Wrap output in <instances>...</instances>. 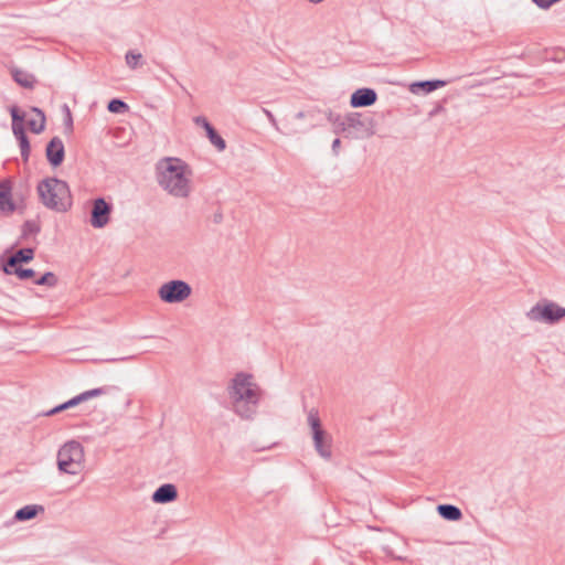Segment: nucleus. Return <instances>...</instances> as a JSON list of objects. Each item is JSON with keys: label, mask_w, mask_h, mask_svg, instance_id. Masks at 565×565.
<instances>
[{"label": "nucleus", "mask_w": 565, "mask_h": 565, "mask_svg": "<svg viewBox=\"0 0 565 565\" xmlns=\"http://www.w3.org/2000/svg\"><path fill=\"white\" fill-rule=\"evenodd\" d=\"M192 171L189 164L177 157H164L156 164L159 186L177 199H186L192 192Z\"/></svg>", "instance_id": "obj_1"}, {"label": "nucleus", "mask_w": 565, "mask_h": 565, "mask_svg": "<svg viewBox=\"0 0 565 565\" xmlns=\"http://www.w3.org/2000/svg\"><path fill=\"white\" fill-rule=\"evenodd\" d=\"M227 394L232 411L242 419H252L263 397V390L252 374L239 372L231 380Z\"/></svg>", "instance_id": "obj_2"}, {"label": "nucleus", "mask_w": 565, "mask_h": 565, "mask_svg": "<svg viewBox=\"0 0 565 565\" xmlns=\"http://www.w3.org/2000/svg\"><path fill=\"white\" fill-rule=\"evenodd\" d=\"M38 193L43 205L56 212H66L72 206V194L67 182L47 178L38 184Z\"/></svg>", "instance_id": "obj_3"}, {"label": "nucleus", "mask_w": 565, "mask_h": 565, "mask_svg": "<svg viewBox=\"0 0 565 565\" xmlns=\"http://www.w3.org/2000/svg\"><path fill=\"white\" fill-rule=\"evenodd\" d=\"M85 451L79 441L70 440L57 451L58 470L67 475H77L84 468Z\"/></svg>", "instance_id": "obj_4"}, {"label": "nucleus", "mask_w": 565, "mask_h": 565, "mask_svg": "<svg viewBox=\"0 0 565 565\" xmlns=\"http://www.w3.org/2000/svg\"><path fill=\"white\" fill-rule=\"evenodd\" d=\"M345 137L360 139L369 138L374 135V120L371 116H364L361 113L352 111L344 116Z\"/></svg>", "instance_id": "obj_5"}, {"label": "nucleus", "mask_w": 565, "mask_h": 565, "mask_svg": "<svg viewBox=\"0 0 565 565\" xmlns=\"http://www.w3.org/2000/svg\"><path fill=\"white\" fill-rule=\"evenodd\" d=\"M308 424L311 428L315 449L322 458L330 459L332 456V437L322 428L316 409L309 412Z\"/></svg>", "instance_id": "obj_6"}, {"label": "nucleus", "mask_w": 565, "mask_h": 565, "mask_svg": "<svg viewBox=\"0 0 565 565\" xmlns=\"http://www.w3.org/2000/svg\"><path fill=\"white\" fill-rule=\"evenodd\" d=\"M192 292L191 286L184 280H170L160 286L159 298L166 303H179L185 300Z\"/></svg>", "instance_id": "obj_7"}, {"label": "nucleus", "mask_w": 565, "mask_h": 565, "mask_svg": "<svg viewBox=\"0 0 565 565\" xmlns=\"http://www.w3.org/2000/svg\"><path fill=\"white\" fill-rule=\"evenodd\" d=\"M10 114L12 117V131L15 136L17 140L19 141V146L21 149V157L23 161H28L30 157V142L28 139V136L25 134L23 121H24V114L20 113L19 108L17 106H12L10 108Z\"/></svg>", "instance_id": "obj_8"}, {"label": "nucleus", "mask_w": 565, "mask_h": 565, "mask_svg": "<svg viewBox=\"0 0 565 565\" xmlns=\"http://www.w3.org/2000/svg\"><path fill=\"white\" fill-rule=\"evenodd\" d=\"M113 206L104 198H97L93 201L90 212V225L94 228L105 227L109 220Z\"/></svg>", "instance_id": "obj_9"}, {"label": "nucleus", "mask_w": 565, "mask_h": 565, "mask_svg": "<svg viewBox=\"0 0 565 565\" xmlns=\"http://www.w3.org/2000/svg\"><path fill=\"white\" fill-rule=\"evenodd\" d=\"M526 316L527 318H564L565 308L543 299L533 306Z\"/></svg>", "instance_id": "obj_10"}, {"label": "nucleus", "mask_w": 565, "mask_h": 565, "mask_svg": "<svg viewBox=\"0 0 565 565\" xmlns=\"http://www.w3.org/2000/svg\"><path fill=\"white\" fill-rule=\"evenodd\" d=\"M45 156L52 167L56 168L62 164L65 157V148L60 137H54L50 140L45 148Z\"/></svg>", "instance_id": "obj_11"}, {"label": "nucleus", "mask_w": 565, "mask_h": 565, "mask_svg": "<svg viewBox=\"0 0 565 565\" xmlns=\"http://www.w3.org/2000/svg\"><path fill=\"white\" fill-rule=\"evenodd\" d=\"M194 122L206 131L210 142L218 150L223 151L226 148L225 140L216 132L214 127L209 122L204 116H196Z\"/></svg>", "instance_id": "obj_12"}, {"label": "nucleus", "mask_w": 565, "mask_h": 565, "mask_svg": "<svg viewBox=\"0 0 565 565\" xmlns=\"http://www.w3.org/2000/svg\"><path fill=\"white\" fill-rule=\"evenodd\" d=\"M377 99V94L372 88H359L352 95L350 104L354 108L372 106Z\"/></svg>", "instance_id": "obj_13"}, {"label": "nucleus", "mask_w": 565, "mask_h": 565, "mask_svg": "<svg viewBox=\"0 0 565 565\" xmlns=\"http://www.w3.org/2000/svg\"><path fill=\"white\" fill-rule=\"evenodd\" d=\"M34 257V249L33 248H21L17 250L13 255H11L7 264L3 266V270L6 274L11 275L12 268L18 267V264L20 263H29Z\"/></svg>", "instance_id": "obj_14"}, {"label": "nucleus", "mask_w": 565, "mask_h": 565, "mask_svg": "<svg viewBox=\"0 0 565 565\" xmlns=\"http://www.w3.org/2000/svg\"><path fill=\"white\" fill-rule=\"evenodd\" d=\"M15 205L12 201V186L9 180L0 182V211L6 213H12Z\"/></svg>", "instance_id": "obj_15"}, {"label": "nucleus", "mask_w": 565, "mask_h": 565, "mask_svg": "<svg viewBox=\"0 0 565 565\" xmlns=\"http://www.w3.org/2000/svg\"><path fill=\"white\" fill-rule=\"evenodd\" d=\"M178 498L177 487L172 483L160 486L152 494V501L156 503H170Z\"/></svg>", "instance_id": "obj_16"}, {"label": "nucleus", "mask_w": 565, "mask_h": 565, "mask_svg": "<svg viewBox=\"0 0 565 565\" xmlns=\"http://www.w3.org/2000/svg\"><path fill=\"white\" fill-rule=\"evenodd\" d=\"M445 85H447V82L441 79L419 81L411 84L409 89L413 94H418L420 92L428 94L444 87Z\"/></svg>", "instance_id": "obj_17"}, {"label": "nucleus", "mask_w": 565, "mask_h": 565, "mask_svg": "<svg viewBox=\"0 0 565 565\" xmlns=\"http://www.w3.org/2000/svg\"><path fill=\"white\" fill-rule=\"evenodd\" d=\"M12 77L14 82L24 88H33L36 83L34 75L20 68L12 70Z\"/></svg>", "instance_id": "obj_18"}, {"label": "nucleus", "mask_w": 565, "mask_h": 565, "mask_svg": "<svg viewBox=\"0 0 565 565\" xmlns=\"http://www.w3.org/2000/svg\"><path fill=\"white\" fill-rule=\"evenodd\" d=\"M437 511L441 518L448 521H458L461 519V510L452 504H440L437 507Z\"/></svg>", "instance_id": "obj_19"}, {"label": "nucleus", "mask_w": 565, "mask_h": 565, "mask_svg": "<svg viewBox=\"0 0 565 565\" xmlns=\"http://www.w3.org/2000/svg\"><path fill=\"white\" fill-rule=\"evenodd\" d=\"M32 111L36 115V118L28 120L29 129L34 134H41L45 128V115L38 107H33Z\"/></svg>", "instance_id": "obj_20"}, {"label": "nucleus", "mask_w": 565, "mask_h": 565, "mask_svg": "<svg viewBox=\"0 0 565 565\" xmlns=\"http://www.w3.org/2000/svg\"><path fill=\"white\" fill-rule=\"evenodd\" d=\"M42 505H25L15 512L14 519L18 521H28L38 515L40 511H43Z\"/></svg>", "instance_id": "obj_21"}, {"label": "nucleus", "mask_w": 565, "mask_h": 565, "mask_svg": "<svg viewBox=\"0 0 565 565\" xmlns=\"http://www.w3.org/2000/svg\"><path fill=\"white\" fill-rule=\"evenodd\" d=\"M326 116H327V119L329 120V122L334 125L333 131L335 134H344L347 128L344 127L345 126L344 117H342L339 114L333 113L330 109L326 111Z\"/></svg>", "instance_id": "obj_22"}, {"label": "nucleus", "mask_w": 565, "mask_h": 565, "mask_svg": "<svg viewBox=\"0 0 565 565\" xmlns=\"http://www.w3.org/2000/svg\"><path fill=\"white\" fill-rule=\"evenodd\" d=\"M108 111L115 114H122L129 109V106L121 99L114 98L108 103Z\"/></svg>", "instance_id": "obj_23"}, {"label": "nucleus", "mask_w": 565, "mask_h": 565, "mask_svg": "<svg viewBox=\"0 0 565 565\" xmlns=\"http://www.w3.org/2000/svg\"><path fill=\"white\" fill-rule=\"evenodd\" d=\"M34 282L40 286L53 287L57 284V278L54 273L47 271L44 275H42L39 279H36Z\"/></svg>", "instance_id": "obj_24"}, {"label": "nucleus", "mask_w": 565, "mask_h": 565, "mask_svg": "<svg viewBox=\"0 0 565 565\" xmlns=\"http://www.w3.org/2000/svg\"><path fill=\"white\" fill-rule=\"evenodd\" d=\"M12 274H15L21 280L30 279L35 275L33 269L22 267L12 268Z\"/></svg>", "instance_id": "obj_25"}, {"label": "nucleus", "mask_w": 565, "mask_h": 565, "mask_svg": "<svg viewBox=\"0 0 565 565\" xmlns=\"http://www.w3.org/2000/svg\"><path fill=\"white\" fill-rule=\"evenodd\" d=\"M106 392H107V390L105 387L93 388V390L85 391V392L81 393L79 397H81L82 402H85L92 397H96L102 394H105Z\"/></svg>", "instance_id": "obj_26"}, {"label": "nucleus", "mask_w": 565, "mask_h": 565, "mask_svg": "<svg viewBox=\"0 0 565 565\" xmlns=\"http://www.w3.org/2000/svg\"><path fill=\"white\" fill-rule=\"evenodd\" d=\"M142 55L140 53H135L132 51L127 52L126 54V63L130 68H136L138 63L141 61Z\"/></svg>", "instance_id": "obj_27"}, {"label": "nucleus", "mask_w": 565, "mask_h": 565, "mask_svg": "<svg viewBox=\"0 0 565 565\" xmlns=\"http://www.w3.org/2000/svg\"><path fill=\"white\" fill-rule=\"evenodd\" d=\"M40 231L39 225L34 221H26L23 224V235L35 234Z\"/></svg>", "instance_id": "obj_28"}, {"label": "nucleus", "mask_w": 565, "mask_h": 565, "mask_svg": "<svg viewBox=\"0 0 565 565\" xmlns=\"http://www.w3.org/2000/svg\"><path fill=\"white\" fill-rule=\"evenodd\" d=\"M263 113L266 115V117L268 118V120L271 124V126L276 130H279V127H278V124H277V120H276L274 114L270 110L266 109V108H263Z\"/></svg>", "instance_id": "obj_29"}, {"label": "nucleus", "mask_w": 565, "mask_h": 565, "mask_svg": "<svg viewBox=\"0 0 565 565\" xmlns=\"http://www.w3.org/2000/svg\"><path fill=\"white\" fill-rule=\"evenodd\" d=\"M63 111L65 113L66 116H68V130L72 131L73 130V118H72V113L70 110V107L64 104L63 105Z\"/></svg>", "instance_id": "obj_30"}, {"label": "nucleus", "mask_w": 565, "mask_h": 565, "mask_svg": "<svg viewBox=\"0 0 565 565\" xmlns=\"http://www.w3.org/2000/svg\"><path fill=\"white\" fill-rule=\"evenodd\" d=\"M79 403H82V399H81L79 395H77V396L71 398L70 401L65 402L64 405L67 409L70 407L78 405Z\"/></svg>", "instance_id": "obj_31"}, {"label": "nucleus", "mask_w": 565, "mask_h": 565, "mask_svg": "<svg viewBox=\"0 0 565 565\" xmlns=\"http://www.w3.org/2000/svg\"><path fill=\"white\" fill-rule=\"evenodd\" d=\"M315 110H308V111H298L295 117L297 119H303L306 117H313Z\"/></svg>", "instance_id": "obj_32"}, {"label": "nucleus", "mask_w": 565, "mask_h": 565, "mask_svg": "<svg viewBox=\"0 0 565 565\" xmlns=\"http://www.w3.org/2000/svg\"><path fill=\"white\" fill-rule=\"evenodd\" d=\"M64 409H66V407H65V405H64V403H63V404H61V405H58V406H55L54 408H52V409L47 411V412L45 413V415H46V416H52V415H54V414H56V413H58V412H62V411H64Z\"/></svg>", "instance_id": "obj_33"}, {"label": "nucleus", "mask_w": 565, "mask_h": 565, "mask_svg": "<svg viewBox=\"0 0 565 565\" xmlns=\"http://www.w3.org/2000/svg\"><path fill=\"white\" fill-rule=\"evenodd\" d=\"M340 145H341V141L339 138H335L332 142V151L334 153V156H338L339 154V149H340Z\"/></svg>", "instance_id": "obj_34"}, {"label": "nucleus", "mask_w": 565, "mask_h": 565, "mask_svg": "<svg viewBox=\"0 0 565 565\" xmlns=\"http://www.w3.org/2000/svg\"><path fill=\"white\" fill-rule=\"evenodd\" d=\"M222 220H223L222 213H215L214 214V222L215 223H220V222H222Z\"/></svg>", "instance_id": "obj_35"}, {"label": "nucleus", "mask_w": 565, "mask_h": 565, "mask_svg": "<svg viewBox=\"0 0 565 565\" xmlns=\"http://www.w3.org/2000/svg\"><path fill=\"white\" fill-rule=\"evenodd\" d=\"M64 124L66 129H68V116L65 115Z\"/></svg>", "instance_id": "obj_36"}, {"label": "nucleus", "mask_w": 565, "mask_h": 565, "mask_svg": "<svg viewBox=\"0 0 565 565\" xmlns=\"http://www.w3.org/2000/svg\"><path fill=\"white\" fill-rule=\"evenodd\" d=\"M546 321L553 323V322H556L557 320L551 319V320H546Z\"/></svg>", "instance_id": "obj_37"}]
</instances>
